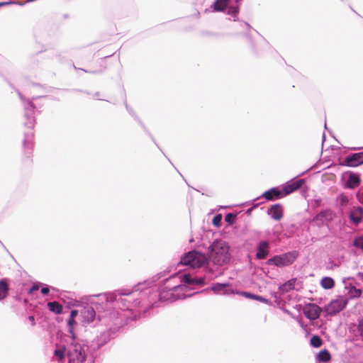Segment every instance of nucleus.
Returning <instances> with one entry per match:
<instances>
[{"label":"nucleus","mask_w":363,"mask_h":363,"mask_svg":"<svg viewBox=\"0 0 363 363\" xmlns=\"http://www.w3.org/2000/svg\"><path fill=\"white\" fill-rule=\"evenodd\" d=\"M269 254V243L266 241L261 242L257 247L256 257L259 259H263Z\"/></svg>","instance_id":"9b49d317"},{"label":"nucleus","mask_w":363,"mask_h":363,"mask_svg":"<svg viewBox=\"0 0 363 363\" xmlns=\"http://www.w3.org/2000/svg\"><path fill=\"white\" fill-rule=\"evenodd\" d=\"M222 220V216L220 214L216 215L212 220L213 224L215 226H220Z\"/></svg>","instance_id":"c85d7f7f"},{"label":"nucleus","mask_w":363,"mask_h":363,"mask_svg":"<svg viewBox=\"0 0 363 363\" xmlns=\"http://www.w3.org/2000/svg\"><path fill=\"white\" fill-rule=\"evenodd\" d=\"M19 98L23 100V94L18 90V89H16Z\"/></svg>","instance_id":"4c0bfd02"},{"label":"nucleus","mask_w":363,"mask_h":363,"mask_svg":"<svg viewBox=\"0 0 363 363\" xmlns=\"http://www.w3.org/2000/svg\"><path fill=\"white\" fill-rule=\"evenodd\" d=\"M95 311L93 308L88 307L85 308L82 312V315L87 322H91L95 318Z\"/></svg>","instance_id":"f3484780"},{"label":"nucleus","mask_w":363,"mask_h":363,"mask_svg":"<svg viewBox=\"0 0 363 363\" xmlns=\"http://www.w3.org/2000/svg\"><path fill=\"white\" fill-rule=\"evenodd\" d=\"M296 282H297V279L296 278L291 279L289 280L288 281H286V283H284V284H282L279 287V290L282 293H286L291 290L296 289L295 285H296Z\"/></svg>","instance_id":"4468645a"},{"label":"nucleus","mask_w":363,"mask_h":363,"mask_svg":"<svg viewBox=\"0 0 363 363\" xmlns=\"http://www.w3.org/2000/svg\"><path fill=\"white\" fill-rule=\"evenodd\" d=\"M230 0H216L213 4V9L216 11H223L227 7Z\"/></svg>","instance_id":"6ab92c4d"},{"label":"nucleus","mask_w":363,"mask_h":363,"mask_svg":"<svg viewBox=\"0 0 363 363\" xmlns=\"http://www.w3.org/2000/svg\"><path fill=\"white\" fill-rule=\"evenodd\" d=\"M362 216L363 208H354L350 212V218L353 223L357 225L362 221Z\"/></svg>","instance_id":"f8f14e48"},{"label":"nucleus","mask_w":363,"mask_h":363,"mask_svg":"<svg viewBox=\"0 0 363 363\" xmlns=\"http://www.w3.org/2000/svg\"><path fill=\"white\" fill-rule=\"evenodd\" d=\"M228 286V284H226L217 283V284H213L211 286V290L213 291H214L215 293L218 294L220 291H223Z\"/></svg>","instance_id":"b1692460"},{"label":"nucleus","mask_w":363,"mask_h":363,"mask_svg":"<svg viewBox=\"0 0 363 363\" xmlns=\"http://www.w3.org/2000/svg\"><path fill=\"white\" fill-rule=\"evenodd\" d=\"M39 289V285L38 284H34L32 288L30 289L29 293L32 294L35 291H38Z\"/></svg>","instance_id":"72a5a7b5"},{"label":"nucleus","mask_w":363,"mask_h":363,"mask_svg":"<svg viewBox=\"0 0 363 363\" xmlns=\"http://www.w3.org/2000/svg\"><path fill=\"white\" fill-rule=\"evenodd\" d=\"M208 259L218 266H222L229 262L230 255L228 245L221 240L214 241L210 246Z\"/></svg>","instance_id":"f257e3e1"},{"label":"nucleus","mask_w":363,"mask_h":363,"mask_svg":"<svg viewBox=\"0 0 363 363\" xmlns=\"http://www.w3.org/2000/svg\"><path fill=\"white\" fill-rule=\"evenodd\" d=\"M304 184V180L302 179H297L295 181H290L287 182L284 186H283V191L285 196L290 194L291 193L299 189Z\"/></svg>","instance_id":"0eeeda50"},{"label":"nucleus","mask_w":363,"mask_h":363,"mask_svg":"<svg viewBox=\"0 0 363 363\" xmlns=\"http://www.w3.org/2000/svg\"><path fill=\"white\" fill-rule=\"evenodd\" d=\"M9 292V285L6 279L0 280V301L4 299Z\"/></svg>","instance_id":"dca6fc26"},{"label":"nucleus","mask_w":363,"mask_h":363,"mask_svg":"<svg viewBox=\"0 0 363 363\" xmlns=\"http://www.w3.org/2000/svg\"><path fill=\"white\" fill-rule=\"evenodd\" d=\"M54 354L57 357L59 361L63 360L65 357V348L55 350L54 352Z\"/></svg>","instance_id":"393cba45"},{"label":"nucleus","mask_w":363,"mask_h":363,"mask_svg":"<svg viewBox=\"0 0 363 363\" xmlns=\"http://www.w3.org/2000/svg\"><path fill=\"white\" fill-rule=\"evenodd\" d=\"M350 296L351 297H353V298H358L361 296L362 294V290L361 289H356L354 287H352L350 290Z\"/></svg>","instance_id":"a878e982"},{"label":"nucleus","mask_w":363,"mask_h":363,"mask_svg":"<svg viewBox=\"0 0 363 363\" xmlns=\"http://www.w3.org/2000/svg\"><path fill=\"white\" fill-rule=\"evenodd\" d=\"M182 281L187 284L194 285V279L190 274H186L183 276Z\"/></svg>","instance_id":"bb28decb"},{"label":"nucleus","mask_w":363,"mask_h":363,"mask_svg":"<svg viewBox=\"0 0 363 363\" xmlns=\"http://www.w3.org/2000/svg\"><path fill=\"white\" fill-rule=\"evenodd\" d=\"M240 294H242L243 296L251 298L253 300H257L260 302L267 303V300L260 296L255 295L248 292H241Z\"/></svg>","instance_id":"4be33fe9"},{"label":"nucleus","mask_w":363,"mask_h":363,"mask_svg":"<svg viewBox=\"0 0 363 363\" xmlns=\"http://www.w3.org/2000/svg\"><path fill=\"white\" fill-rule=\"evenodd\" d=\"M48 306L49 310L55 314H60L62 312V306L57 301L49 302Z\"/></svg>","instance_id":"a211bd4d"},{"label":"nucleus","mask_w":363,"mask_h":363,"mask_svg":"<svg viewBox=\"0 0 363 363\" xmlns=\"http://www.w3.org/2000/svg\"><path fill=\"white\" fill-rule=\"evenodd\" d=\"M318 359L320 362H327L330 360L331 355L328 350H323L319 352L318 354Z\"/></svg>","instance_id":"412c9836"},{"label":"nucleus","mask_w":363,"mask_h":363,"mask_svg":"<svg viewBox=\"0 0 363 363\" xmlns=\"http://www.w3.org/2000/svg\"><path fill=\"white\" fill-rule=\"evenodd\" d=\"M68 363H84L86 354L82 346L78 343H72L67 352Z\"/></svg>","instance_id":"7ed1b4c3"},{"label":"nucleus","mask_w":363,"mask_h":363,"mask_svg":"<svg viewBox=\"0 0 363 363\" xmlns=\"http://www.w3.org/2000/svg\"><path fill=\"white\" fill-rule=\"evenodd\" d=\"M106 300L108 301H113L116 300V296L115 294H111L107 296Z\"/></svg>","instance_id":"473e14b6"},{"label":"nucleus","mask_w":363,"mask_h":363,"mask_svg":"<svg viewBox=\"0 0 363 363\" xmlns=\"http://www.w3.org/2000/svg\"><path fill=\"white\" fill-rule=\"evenodd\" d=\"M263 196L268 201H272L274 199H279L284 198L285 194L283 189L279 190L278 188H272L268 191H266L263 194Z\"/></svg>","instance_id":"6e6552de"},{"label":"nucleus","mask_w":363,"mask_h":363,"mask_svg":"<svg viewBox=\"0 0 363 363\" xmlns=\"http://www.w3.org/2000/svg\"><path fill=\"white\" fill-rule=\"evenodd\" d=\"M347 304V300L339 297L333 300L326 307L325 311L329 315H335L342 311Z\"/></svg>","instance_id":"20e7f679"},{"label":"nucleus","mask_w":363,"mask_h":363,"mask_svg":"<svg viewBox=\"0 0 363 363\" xmlns=\"http://www.w3.org/2000/svg\"><path fill=\"white\" fill-rule=\"evenodd\" d=\"M28 320L30 321L31 325H34L35 324V319L33 316H29Z\"/></svg>","instance_id":"e433bc0d"},{"label":"nucleus","mask_w":363,"mask_h":363,"mask_svg":"<svg viewBox=\"0 0 363 363\" xmlns=\"http://www.w3.org/2000/svg\"><path fill=\"white\" fill-rule=\"evenodd\" d=\"M208 262L207 257L196 251H191L186 253L181 259L180 264L189 266L191 268H200Z\"/></svg>","instance_id":"f03ea898"},{"label":"nucleus","mask_w":363,"mask_h":363,"mask_svg":"<svg viewBox=\"0 0 363 363\" xmlns=\"http://www.w3.org/2000/svg\"><path fill=\"white\" fill-rule=\"evenodd\" d=\"M15 4V3L13 1H12L11 0H9V1L0 2V7L4 6H6L9 4Z\"/></svg>","instance_id":"f704fd0d"},{"label":"nucleus","mask_w":363,"mask_h":363,"mask_svg":"<svg viewBox=\"0 0 363 363\" xmlns=\"http://www.w3.org/2000/svg\"><path fill=\"white\" fill-rule=\"evenodd\" d=\"M360 184L359 177L357 174H352L350 175L347 181V186L351 189H354Z\"/></svg>","instance_id":"2eb2a0df"},{"label":"nucleus","mask_w":363,"mask_h":363,"mask_svg":"<svg viewBox=\"0 0 363 363\" xmlns=\"http://www.w3.org/2000/svg\"><path fill=\"white\" fill-rule=\"evenodd\" d=\"M268 213L274 220H279L283 217V207L279 203L274 204L269 209Z\"/></svg>","instance_id":"1a4fd4ad"},{"label":"nucleus","mask_w":363,"mask_h":363,"mask_svg":"<svg viewBox=\"0 0 363 363\" xmlns=\"http://www.w3.org/2000/svg\"><path fill=\"white\" fill-rule=\"evenodd\" d=\"M118 301H121V302H123V301H125V300H124V299H123V298H119V300H118Z\"/></svg>","instance_id":"ea45409f"},{"label":"nucleus","mask_w":363,"mask_h":363,"mask_svg":"<svg viewBox=\"0 0 363 363\" xmlns=\"http://www.w3.org/2000/svg\"><path fill=\"white\" fill-rule=\"evenodd\" d=\"M194 284L203 285L204 284V279L203 278L194 279Z\"/></svg>","instance_id":"2f4dec72"},{"label":"nucleus","mask_w":363,"mask_h":363,"mask_svg":"<svg viewBox=\"0 0 363 363\" xmlns=\"http://www.w3.org/2000/svg\"><path fill=\"white\" fill-rule=\"evenodd\" d=\"M78 315V311L77 310H72L70 312V315L69 319L67 320V325L69 326V333L72 335V338L74 340L76 338L75 334L74 333V327L76 325L77 323L75 321V318Z\"/></svg>","instance_id":"ddd939ff"},{"label":"nucleus","mask_w":363,"mask_h":363,"mask_svg":"<svg viewBox=\"0 0 363 363\" xmlns=\"http://www.w3.org/2000/svg\"><path fill=\"white\" fill-rule=\"evenodd\" d=\"M235 219V215L233 214V213H228L225 217V220L230 223V224H232L233 223L234 220Z\"/></svg>","instance_id":"c756f323"},{"label":"nucleus","mask_w":363,"mask_h":363,"mask_svg":"<svg viewBox=\"0 0 363 363\" xmlns=\"http://www.w3.org/2000/svg\"><path fill=\"white\" fill-rule=\"evenodd\" d=\"M310 342L314 347H320L323 344V341L318 335H313L311 338Z\"/></svg>","instance_id":"5701e85b"},{"label":"nucleus","mask_w":363,"mask_h":363,"mask_svg":"<svg viewBox=\"0 0 363 363\" xmlns=\"http://www.w3.org/2000/svg\"><path fill=\"white\" fill-rule=\"evenodd\" d=\"M354 246L363 250V237H359L354 240Z\"/></svg>","instance_id":"cd10ccee"},{"label":"nucleus","mask_w":363,"mask_h":363,"mask_svg":"<svg viewBox=\"0 0 363 363\" xmlns=\"http://www.w3.org/2000/svg\"><path fill=\"white\" fill-rule=\"evenodd\" d=\"M362 164H363V152L350 155L344 160V164L348 167H357Z\"/></svg>","instance_id":"423d86ee"},{"label":"nucleus","mask_w":363,"mask_h":363,"mask_svg":"<svg viewBox=\"0 0 363 363\" xmlns=\"http://www.w3.org/2000/svg\"><path fill=\"white\" fill-rule=\"evenodd\" d=\"M49 291H50V289L48 287H43L41 289V293L45 295L48 294L49 293Z\"/></svg>","instance_id":"c9c22d12"},{"label":"nucleus","mask_w":363,"mask_h":363,"mask_svg":"<svg viewBox=\"0 0 363 363\" xmlns=\"http://www.w3.org/2000/svg\"><path fill=\"white\" fill-rule=\"evenodd\" d=\"M234 13H238V9L237 8H235L233 9V11Z\"/></svg>","instance_id":"58836bf2"},{"label":"nucleus","mask_w":363,"mask_h":363,"mask_svg":"<svg viewBox=\"0 0 363 363\" xmlns=\"http://www.w3.org/2000/svg\"><path fill=\"white\" fill-rule=\"evenodd\" d=\"M269 264H274L278 267H282L291 264L287 255L275 256L268 260Z\"/></svg>","instance_id":"9d476101"},{"label":"nucleus","mask_w":363,"mask_h":363,"mask_svg":"<svg viewBox=\"0 0 363 363\" xmlns=\"http://www.w3.org/2000/svg\"><path fill=\"white\" fill-rule=\"evenodd\" d=\"M321 286L325 289H330L334 287L335 281L331 277H323L320 281Z\"/></svg>","instance_id":"aec40b11"},{"label":"nucleus","mask_w":363,"mask_h":363,"mask_svg":"<svg viewBox=\"0 0 363 363\" xmlns=\"http://www.w3.org/2000/svg\"><path fill=\"white\" fill-rule=\"evenodd\" d=\"M358 331L359 332L360 335L362 336H363V317L361 318V320L359 322Z\"/></svg>","instance_id":"7c9ffc66"},{"label":"nucleus","mask_w":363,"mask_h":363,"mask_svg":"<svg viewBox=\"0 0 363 363\" xmlns=\"http://www.w3.org/2000/svg\"><path fill=\"white\" fill-rule=\"evenodd\" d=\"M322 309L315 303H307L303 308L305 316L311 320H315L320 317Z\"/></svg>","instance_id":"39448f33"}]
</instances>
